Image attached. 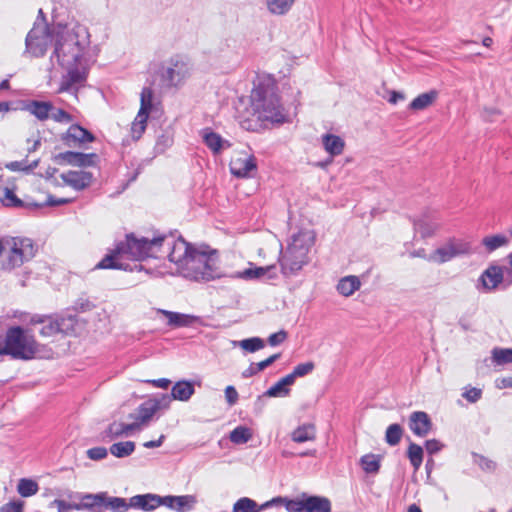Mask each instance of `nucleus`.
I'll list each match as a JSON object with an SVG mask.
<instances>
[{"label": "nucleus", "instance_id": "14", "mask_svg": "<svg viewBox=\"0 0 512 512\" xmlns=\"http://www.w3.org/2000/svg\"><path fill=\"white\" fill-rule=\"evenodd\" d=\"M131 508L151 512L162 506V496L153 493L139 494L130 498Z\"/></svg>", "mask_w": 512, "mask_h": 512}, {"label": "nucleus", "instance_id": "46", "mask_svg": "<svg viewBox=\"0 0 512 512\" xmlns=\"http://www.w3.org/2000/svg\"><path fill=\"white\" fill-rule=\"evenodd\" d=\"M234 345H238L243 350L253 353L264 348L265 342L263 339L259 337H252L248 339H243L238 342H234Z\"/></svg>", "mask_w": 512, "mask_h": 512}, {"label": "nucleus", "instance_id": "60", "mask_svg": "<svg viewBox=\"0 0 512 512\" xmlns=\"http://www.w3.org/2000/svg\"><path fill=\"white\" fill-rule=\"evenodd\" d=\"M172 143V136L169 133H164L158 137L156 142V148L160 151H164L166 148L170 147Z\"/></svg>", "mask_w": 512, "mask_h": 512}, {"label": "nucleus", "instance_id": "16", "mask_svg": "<svg viewBox=\"0 0 512 512\" xmlns=\"http://www.w3.org/2000/svg\"><path fill=\"white\" fill-rule=\"evenodd\" d=\"M503 277L502 267L491 265L481 274L479 281L485 291H492L502 283Z\"/></svg>", "mask_w": 512, "mask_h": 512}, {"label": "nucleus", "instance_id": "18", "mask_svg": "<svg viewBox=\"0 0 512 512\" xmlns=\"http://www.w3.org/2000/svg\"><path fill=\"white\" fill-rule=\"evenodd\" d=\"M63 140L68 146H72L77 143L83 144L92 142L94 140V136L81 126L72 125L63 136Z\"/></svg>", "mask_w": 512, "mask_h": 512}, {"label": "nucleus", "instance_id": "12", "mask_svg": "<svg viewBox=\"0 0 512 512\" xmlns=\"http://www.w3.org/2000/svg\"><path fill=\"white\" fill-rule=\"evenodd\" d=\"M230 171L238 178L252 177L257 171L255 156L245 151L236 153L230 161Z\"/></svg>", "mask_w": 512, "mask_h": 512}, {"label": "nucleus", "instance_id": "47", "mask_svg": "<svg viewBox=\"0 0 512 512\" xmlns=\"http://www.w3.org/2000/svg\"><path fill=\"white\" fill-rule=\"evenodd\" d=\"M251 437V430L244 426H238L230 433V440L235 444L247 443Z\"/></svg>", "mask_w": 512, "mask_h": 512}, {"label": "nucleus", "instance_id": "59", "mask_svg": "<svg viewBox=\"0 0 512 512\" xmlns=\"http://www.w3.org/2000/svg\"><path fill=\"white\" fill-rule=\"evenodd\" d=\"M462 396L470 403H475L477 402L481 396H482V391L481 389L479 388H475V387H472V388H469V389H466L464 391V393L462 394Z\"/></svg>", "mask_w": 512, "mask_h": 512}, {"label": "nucleus", "instance_id": "38", "mask_svg": "<svg viewBox=\"0 0 512 512\" xmlns=\"http://www.w3.org/2000/svg\"><path fill=\"white\" fill-rule=\"evenodd\" d=\"M416 232H418L423 238L430 237L440 228V224L435 221H429L427 219H419L414 224Z\"/></svg>", "mask_w": 512, "mask_h": 512}, {"label": "nucleus", "instance_id": "6", "mask_svg": "<svg viewBox=\"0 0 512 512\" xmlns=\"http://www.w3.org/2000/svg\"><path fill=\"white\" fill-rule=\"evenodd\" d=\"M36 253V249L29 238H9L2 239L0 252V269L11 271L22 266L25 262L31 260Z\"/></svg>", "mask_w": 512, "mask_h": 512}, {"label": "nucleus", "instance_id": "24", "mask_svg": "<svg viewBox=\"0 0 512 512\" xmlns=\"http://www.w3.org/2000/svg\"><path fill=\"white\" fill-rule=\"evenodd\" d=\"M305 512H331V502L326 497L305 496Z\"/></svg>", "mask_w": 512, "mask_h": 512}, {"label": "nucleus", "instance_id": "21", "mask_svg": "<svg viewBox=\"0 0 512 512\" xmlns=\"http://www.w3.org/2000/svg\"><path fill=\"white\" fill-rule=\"evenodd\" d=\"M195 389L193 383L190 381L182 380L174 384L171 390L170 400H178L186 402L194 394Z\"/></svg>", "mask_w": 512, "mask_h": 512}, {"label": "nucleus", "instance_id": "53", "mask_svg": "<svg viewBox=\"0 0 512 512\" xmlns=\"http://www.w3.org/2000/svg\"><path fill=\"white\" fill-rule=\"evenodd\" d=\"M38 165V161L35 160L31 164H27L26 160L12 161L6 164V167L11 171H31Z\"/></svg>", "mask_w": 512, "mask_h": 512}, {"label": "nucleus", "instance_id": "39", "mask_svg": "<svg viewBox=\"0 0 512 512\" xmlns=\"http://www.w3.org/2000/svg\"><path fill=\"white\" fill-rule=\"evenodd\" d=\"M381 457L375 454H366L361 457L360 465L368 474H376L380 469Z\"/></svg>", "mask_w": 512, "mask_h": 512}, {"label": "nucleus", "instance_id": "34", "mask_svg": "<svg viewBox=\"0 0 512 512\" xmlns=\"http://www.w3.org/2000/svg\"><path fill=\"white\" fill-rule=\"evenodd\" d=\"M103 507L112 512H127L131 508V505L130 500L127 501L125 498L109 496L105 492Z\"/></svg>", "mask_w": 512, "mask_h": 512}, {"label": "nucleus", "instance_id": "45", "mask_svg": "<svg viewBox=\"0 0 512 512\" xmlns=\"http://www.w3.org/2000/svg\"><path fill=\"white\" fill-rule=\"evenodd\" d=\"M407 455L414 470L417 471L423 461L422 447L415 443H411L408 447Z\"/></svg>", "mask_w": 512, "mask_h": 512}, {"label": "nucleus", "instance_id": "42", "mask_svg": "<svg viewBox=\"0 0 512 512\" xmlns=\"http://www.w3.org/2000/svg\"><path fill=\"white\" fill-rule=\"evenodd\" d=\"M0 201L5 207L21 208L25 205L24 202L17 197L15 191L7 187L2 191Z\"/></svg>", "mask_w": 512, "mask_h": 512}, {"label": "nucleus", "instance_id": "2", "mask_svg": "<svg viewBox=\"0 0 512 512\" xmlns=\"http://www.w3.org/2000/svg\"><path fill=\"white\" fill-rule=\"evenodd\" d=\"M52 40L51 64H57L66 71L58 92L76 93L84 86L91 63L87 35L67 27H57L53 29Z\"/></svg>", "mask_w": 512, "mask_h": 512}, {"label": "nucleus", "instance_id": "36", "mask_svg": "<svg viewBox=\"0 0 512 512\" xmlns=\"http://www.w3.org/2000/svg\"><path fill=\"white\" fill-rule=\"evenodd\" d=\"M79 498L82 501L83 510H93L96 507H103L105 492L96 494H83Z\"/></svg>", "mask_w": 512, "mask_h": 512}, {"label": "nucleus", "instance_id": "37", "mask_svg": "<svg viewBox=\"0 0 512 512\" xmlns=\"http://www.w3.org/2000/svg\"><path fill=\"white\" fill-rule=\"evenodd\" d=\"M280 358V354H273L272 356L268 357L267 359L258 362V363H252L244 372L243 377L248 378L253 375L258 374L259 372L263 371L270 365H272L276 360Z\"/></svg>", "mask_w": 512, "mask_h": 512}, {"label": "nucleus", "instance_id": "29", "mask_svg": "<svg viewBox=\"0 0 512 512\" xmlns=\"http://www.w3.org/2000/svg\"><path fill=\"white\" fill-rule=\"evenodd\" d=\"M203 141L214 153L230 147V143L227 140H224L219 134L212 131H204Z\"/></svg>", "mask_w": 512, "mask_h": 512}, {"label": "nucleus", "instance_id": "52", "mask_svg": "<svg viewBox=\"0 0 512 512\" xmlns=\"http://www.w3.org/2000/svg\"><path fill=\"white\" fill-rule=\"evenodd\" d=\"M276 267L269 265L265 267H258L255 265V280H269L276 278Z\"/></svg>", "mask_w": 512, "mask_h": 512}, {"label": "nucleus", "instance_id": "5", "mask_svg": "<svg viewBox=\"0 0 512 512\" xmlns=\"http://www.w3.org/2000/svg\"><path fill=\"white\" fill-rule=\"evenodd\" d=\"M314 243L311 231L302 230L294 234L285 250H281L279 263L285 276L295 274L307 264V254Z\"/></svg>", "mask_w": 512, "mask_h": 512}, {"label": "nucleus", "instance_id": "64", "mask_svg": "<svg viewBox=\"0 0 512 512\" xmlns=\"http://www.w3.org/2000/svg\"><path fill=\"white\" fill-rule=\"evenodd\" d=\"M0 512H23V503L22 502H11L4 505Z\"/></svg>", "mask_w": 512, "mask_h": 512}, {"label": "nucleus", "instance_id": "62", "mask_svg": "<svg viewBox=\"0 0 512 512\" xmlns=\"http://www.w3.org/2000/svg\"><path fill=\"white\" fill-rule=\"evenodd\" d=\"M225 398L230 406L237 403L239 395L234 386H227L225 388Z\"/></svg>", "mask_w": 512, "mask_h": 512}, {"label": "nucleus", "instance_id": "19", "mask_svg": "<svg viewBox=\"0 0 512 512\" xmlns=\"http://www.w3.org/2000/svg\"><path fill=\"white\" fill-rule=\"evenodd\" d=\"M95 154H83L78 152L67 151L58 154L55 159L57 161L66 162L78 166H90L94 163Z\"/></svg>", "mask_w": 512, "mask_h": 512}, {"label": "nucleus", "instance_id": "33", "mask_svg": "<svg viewBox=\"0 0 512 512\" xmlns=\"http://www.w3.org/2000/svg\"><path fill=\"white\" fill-rule=\"evenodd\" d=\"M27 110L33 114L37 119L44 121L49 118L53 106L49 102L32 101L27 106Z\"/></svg>", "mask_w": 512, "mask_h": 512}, {"label": "nucleus", "instance_id": "22", "mask_svg": "<svg viewBox=\"0 0 512 512\" xmlns=\"http://www.w3.org/2000/svg\"><path fill=\"white\" fill-rule=\"evenodd\" d=\"M134 430H139V423L124 424L113 422L105 430V437L112 440L121 436H128Z\"/></svg>", "mask_w": 512, "mask_h": 512}, {"label": "nucleus", "instance_id": "30", "mask_svg": "<svg viewBox=\"0 0 512 512\" xmlns=\"http://www.w3.org/2000/svg\"><path fill=\"white\" fill-rule=\"evenodd\" d=\"M315 437L316 428L313 424H303L296 428L291 434V439L296 443L312 441Z\"/></svg>", "mask_w": 512, "mask_h": 512}, {"label": "nucleus", "instance_id": "40", "mask_svg": "<svg viewBox=\"0 0 512 512\" xmlns=\"http://www.w3.org/2000/svg\"><path fill=\"white\" fill-rule=\"evenodd\" d=\"M148 117L149 116H147V114H144L142 112L137 113L134 121L131 124L130 129L131 137L133 138V140H139L141 138L142 134L146 129Z\"/></svg>", "mask_w": 512, "mask_h": 512}, {"label": "nucleus", "instance_id": "1", "mask_svg": "<svg viewBox=\"0 0 512 512\" xmlns=\"http://www.w3.org/2000/svg\"><path fill=\"white\" fill-rule=\"evenodd\" d=\"M163 246L168 247V258L177 266L180 273L196 250L182 238L175 239L173 236H159L148 239L145 237L138 238L134 234H127L125 239L117 242L115 248L95 268L141 271L144 269L143 265L135 263L132 266L127 260L142 261L148 257H159Z\"/></svg>", "mask_w": 512, "mask_h": 512}, {"label": "nucleus", "instance_id": "49", "mask_svg": "<svg viewBox=\"0 0 512 512\" xmlns=\"http://www.w3.org/2000/svg\"><path fill=\"white\" fill-rule=\"evenodd\" d=\"M402 434L403 429L399 424H391L386 430L385 440L389 445L395 446L400 442Z\"/></svg>", "mask_w": 512, "mask_h": 512}, {"label": "nucleus", "instance_id": "35", "mask_svg": "<svg viewBox=\"0 0 512 512\" xmlns=\"http://www.w3.org/2000/svg\"><path fill=\"white\" fill-rule=\"evenodd\" d=\"M135 443L133 441L117 442L110 446V453L117 458H124L130 456L135 450Z\"/></svg>", "mask_w": 512, "mask_h": 512}, {"label": "nucleus", "instance_id": "25", "mask_svg": "<svg viewBox=\"0 0 512 512\" xmlns=\"http://www.w3.org/2000/svg\"><path fill=\"white\" fill-rule=\"evenodd\" d=\"M296 0H265L268 12L275 16H284L290 12Z\"/></svg>", "mask_w": 512, "mask_h": 512}, {"label": "nucleus", "instance_id": "61", "mask_svg": "<svg viewBox=\"0 0 512 512\" xmlns=\"http://www.w3.org/2000/svg\"><path fill=\"white\" fill-rule=\"evenodd\" d=\"M287 338V332L284 330H280L276 333H273L268 338V343L271 346H277L283 343Z\"/></svg>", "mask_w": 512, "mask_h": 512}, {"label": "nucleus", "instance_id": "13", "mask_svg": "<svg viewBox=\"0 0 512 512\" xmlns=\"http://www.w3.org/2000/svg\"><path fill=\"white\" fill-rule=\"evenodd\" d=\"M197 502V497L191 494L162 496V506L175 512H189L195 508Z\"/></svg>", "mask_w": 512, "mask_h": 512}, {"label": "nucleus", "instance_id": "32", "mask_svg": "<svg viewBox=\"0 0 512 512\" xmlns=\"http://www.w3.org/2000/svg\"><path fill=\"white\" fill-rule=\"evenodd\" d=\"M293 384L294 383L292 381V377L286 375L285 377L281 378L276 384L270 387L267 390L266 395L269 397H285L289 395V386Z\"/></svg>", "mask_w": 512, "mask_h": 512}, {"label": "nucleus", "instance_id": "7", "mask_svg": "<svg viewBox=\"0 0 512 512\" xmlns=\"http://www.w3.org/2000/svg\"><path fill=\"white\" fill-rule=\"evenodd\" d=\"M181 274L196 281H211L221 277L217 256L195 250Z\"/></svg>", "mask_w": 512, "mask_h": 512}, {"label": "nucleus", "instance_id": "44", "mask_svg": "<svg viewBox=\"0 0 512 512\" xmlns=\"http://www.w3.org/2000/svg\"><path fill=\"white\" fill-rule=\"evenodd\" d=\"M39 490L38 483L32 479L22 478L17 485V491L22 497L35 495Z\"/></svg>", "mask_w": 512, "mask_h": 512}, {"label": "nucleus", "instance_id": "50", "mask_svg": "<svg viewBox=\"0 0 512 512\" xmlns=\"http://www.w3.org/2000/svg\"><path fill=\"white\" fill-rule=\"evenodd\" d=\"M493 361L497 364L512 363V349L510 348H495L492 351Z\"/></svg>", "mask_w": 512, "mask_h": 512}, {"label": "nucleus", "instance_id": "48", "mask_svg": "<svg viewBox=\"0 0 512 512\" xmlns=\"http://www.w3.org/2000/svg\"><path fill=\"white\" fill-rule=\"evenodd\" d=\"M153 107V91L149 87H144L140 97V109L138 112H142L149 116L150 111Z\"/></svg>", "mask_w": 512, "mask_h": 512}, {"label": "nucleus", "instance_id": "4", "mask_svg": "<svg viewBox=\"0 0 512 512\" xmlns=\"http://www.w3.org/2000/svg\"><path fill=\"white\" fill-rule=\"evenodd\" d=\"M44 347L20 326L10 327L3 342H0V356L9 355L14 359L30 360L45 357Z\"/></svg>", "mask_w": 512, "mask_h": 512}, {"label": "nucleus", "instance_id": "27", "mask_svg": "<svg viewBox=\"0 0 512 512\" xmlns=\"http://www.w3.org/2000/svg\"><path fill=\"white\" fill-rule=\"evenodd\" d=\"M438 98V92L431 90L426 93L418 95L409 105V108L413 111H420L431 106Z\"/></svg>", "mask_w": 512, "mask_h": 512}, {"label": "nucleus", "instance_id": "11", "mask_svg": "<svg viewBox=\"0 0 512 512\" xmlns=\"http://www.w3.org/2000/svg\"><path fill=\"white\" fill-rule=\"evenodd\" d=\"M170 405V397L167 394H163L158 398H153L142 403L135 414H131L130 417L135 421L133 423H139V429L146 425L153 415L161 408H168Z\"/></svg>", "mask_w": 512, "mask_h": 512}, {"label": "nucleus", "instance_id": "26", "mask_svg": "<svg viewBox=\"0 0 512 512\" xmlns=\"http://www.w3.org/2000/svg\"><path fill=\"white\" fill-rule=\"evenodd\" d=\"M322 143L326 152L332 156L340 155L345 145L341 137L333 134L323 135Z\"/></svg>", "mask_w": 512, "mask_h": 512}, {"label": "nucleus", "instance_id": "10", "mask_svg": "<svg viewBox=\"0 0 512 512\" xmlns=\"http://www.w3.org/2000/svg\"><path fill=\"white\" fill-rule=\"evenodd\" d=\"M53 30L44 26H34L26 37V51L34 57L43 56L50 43L53 46Z\"/></svg>", "mask_w": 512, "mask_h": 512}, {"label": "nucleus", "instance_id": "31", "mask_svg": "<svg viewBox=\"0 0 512 512\" xmlns=\"http://www.w3.org/2000/svg\"><path fill=\"white\" fill-rule=\"evenodd\" d=\"M453 258H455L454 254L452 253L451 247L447 241L442 246L433 251L431 254H429L427 257V261L437 264H443L445 262L452 260Z\"/></svg>", "mask_w": 512, "mask_h": 512}, {"label": "nucleus", "instance_id": "17", "mask_svg": "<svg viewBox=\"0 0 512 512\" xmlns=\"http://www.w3.org/2000/svg\"><path fill=\"white\" fill-rule=\"evenodd\" d=\"M62 180L76 190H82L88 187L93 179V175L86 171H69L61 175Z\"/></svg>", "mask_w": 512, "mask_h": 512}, {"label": "nucleus", "instance_id": "3", "mask_svg": "<svg viewBox=\"0 0 512 512\" xmlns=\"http://www.w3.org/2000/svg\"><path fill=\"white\" fill-rule=\"evenodd\" d=\"M287 121V114L270 80L260 81L254 86L249 102L240 116V124L247 131H258L273 124Z\"/></svg>", "mask_w": 512, "mask_h": 512}, {"label": "nucleus", "instance_id": "23", "mask_svg": "<svg viewBox=\"0 0 512 512\" xmlns=\"http://www.w3.org/2000/svg\"><path fill=\"white\" fill-rule=\"evenodd\" d=\"M274 501L275 500L268 501L261 506H258L253 499L242 497L234 503L232 512H260L261 510L270 507Z\"/></svg>", "mask_w": 512, "mask_h": 512}, {"label": "nucleus", "instance_id": "9", "mask_svg": "<svg viewBox=\"0 0 512 512\" xmlns=\"http://www.w3.org/2000/svg\"><path fill=\"white\" fill-rule=\"evenodd\" d=\"M32 325H41L39 333L42 337H52L59 333L67 334L74 326L72 317H53L47 315H34L29 320Z\"/></svg>", "mask_w": 512, "mask_h": 512}, {"label": "nucleus", "instance_id": "41", "mask_svg": "<svg viewBox=\"0 0 512 512\" xmlns=\"http://www.w3.org/2000/svg\"><path fill=\"white\" fill-rule=\"evenodd\" d=\"M508 242V237L503 234L486 236L482 240V244L488 252H492L500 247L506 246Z\"/></svg>", "mask_w": 512, "mask_h": 512}, {"label": "nucleus", "instance_id": "8", "mask_svg": "<svg viewBox=\"0 0 512 512\" xmlns=\"http://www.w3.org/2000/svg\"><path fill=\"white\" fill-rule=\"evenodd\" d=\"M191 74L190 64L179 56L164 62L158 72L160 85L164 88L181 86Z\"/></svg>", "mask_w": 512, "mask_h": 512}, {"label": "nucleus", "instance_id": "20", "mask_svg": "<svg viewBox=\"0 0 512 512\" xmlns=\"http://www.w3.org/2000/svg\"><path fill=\"white\" fill-rule=\"evenodd\" d=\"M159 312L167 318V324L173 328L187 327L192 325L197 320L195 316L188 314L167 310H160Z\"/></svg>", "mask_w": 512, "mask_h": 512}, {"label": "nucleus", "instance_id": "57", "mask_svg": "<svg viewBox=\"0 0 512 512\" xmlns=\"http://www.w3.org/2000/svg\"><path fill=\"white\" fill-rule=\"evenodd\" d=\"M89 459L99 461L107 457L108 451L105 447H94L87 450Z\"/></svg>", "mask_w": 512, "mask_h": 512}, {"label": "nucleus", "instance_id": "15", "mask_svg": "<svg viewBox=\"0 0 512 512\" xmlns=\"http://www.w3.org/2000/svg\"><path fill=\"white\" fill-rule=\"evenodd\" d=\"M431 427L432 422L426 412L415 411L410 415L409 428L415 435L425 437L431 430Z\"/></svg>", "mask_w": 512, "mask_h": 512}, {"label": "nucleus", "instance_id": "58", "mask_svg": "<svg viewBox=\"0 0 512 512\" xmlns=\"http://www.w3.org/2000/svg\"><path fill=\"white\" fill-rule=\"evenodd\" d=\"M51 118L60 123H69L72 121V117L69 113L63 109H54L50 112Z\"/></svg>", "mask_w": 512, "mask_h": 512}, {"label": "nucleus", "instance_id": "55", "mask_svg": "<svg viewBox=\"0 0 512 512\" xmlns=\"http://www.w3.org/2000/svg\"><path fill=\"white\" fill-rule=\"evenodd\" d=\"M231 277L236 279H243L246 281L255 280V265L253 263H249L248 268L235 272Z\"/></svg>", "mask_w": 512, "mask_h": 512}, {"label": "nucleus", "instance_id": "63", "mask_svg": "<svg viewBox=\"0 0 512 512\" xmlns=\"http://www.w3.org/2000/svg\"><path fill=\"white\" fill-rule=\"evenodd\" d=\"M443 445L436 439L426 441L425 448L429 454H435L442 449Z\"/></svg>", "mask_w": 512, "mask_h": 512}, {"label": "nucleus", "instance_id": "51", "mask_svg": "<svg viewBox=\"0 0 512 512\" xmlns=\"http://www.w3.org/2000/svg\"><path fill=\"white\" fill-rule=\"evenodd\" d=\"M314 363L312 361H308L305 363L298 364L292 373L288 374L289 377H292L293 383L299 377H304L310 374L314 370Z\"/></svg>", "mask_w": 512, "mask_h": 512}, {"label": "nucleus", "instance_id": "54", "mask_svg": "<svg viewBox=\"0 0 512 512\" xmlns=\"http://www.w3.org/2000/svg\"><path fill=\"white\" fill-rule=\"evenodd\" d=\"M285 508L288 512H305V495L299 499L285 500Z\"/></svg>", "mask_w": 512, "mask_h": 512}, {"label": "nucleus", "instance_id": "28", "mask_svg": "<svg viewBox=\"0 0 512 512\" xmlns=\"http://www.w3.org/2000/svg\"><path fill=\"white\" fill-rule=\"evenodd\" d=\"M361 286V282L357 276H346L340 279L337 284V291L345 296H351L355 291H357Z\"/></svg>", "mask_w": 512, "mask_h": 512}, {"label": "nucleus", "instance_id": "43", "mask_svg": "<svg viewBox=\"0 0 512 512\" xmlns=\"http://www.w3.org/2000/svg\"><path fill=\"white\" fill-rule=\"evenodd\" d=\"M448 243L451 247L454 257L468 255L472 251L470 242L464 239L450 238Z\"/></svg>", "mask_w": 512, "mask_h": 512}, {"label": "nucleus", "instance_id": "56", "mask_svg": "<svg viewBox=\"0 0 512 512\" xmlns=\"http://www.w3.org/2000/svg\"><path fill=\"white\" fill-rule=\"evenodd\" d=\"M475 462L482 470L487 472H493L497 467L495 461L480 455L475 457Z\"/></svg>", "mask_w": 512, "mask_h": 512}]
</instances>
